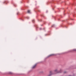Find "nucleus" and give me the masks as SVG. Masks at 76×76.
<instances>
[{
	"instance_id": "aec40b11",
	"label": "nucleus",
	"mask_w": 76,
	"mask_h": 76,
	"mask_svg": "<svg viewBox=\"0 0 76 76\" xmlns=\"http://www.w3.org/2000/svg\"><path fill=\"white\" fill-rule=\"evenodd\" d=\"M44 29H45V28H43V29L44 30Z\"/></svg>"
},
{
	"instance_id": "2eb2a0df",
	"label": "nucleus",
	"mask_w": 76,
	"mask_h": 76,
	"mask_svg": "<svg viewBox=\"0 0 76 76\" xmlns=\"http://www.w3.org/2000/svg\"><path fill=\"white\" fill-rule=\"evenodd\" d=\"M18 14H19V12H18L17 13V15H18Z\"/></svg>"
},
{
	"instance_id": "f03ea898",
	"label": "nucleus",
	"mask_w": 76,
	"mask_h": 76,
	"mask_svg": "<svg viewBox=\"0 0 76 76\" xmlns=\"http://www.w3.org/2000/svg\"><path fill=\"white\" fill-rule=\"evenodd\" d=\"M37 64H35L34 65L33 67H32V69H35V68L36 67V66H37Z\"/></svg>"
},
{
	"instance_id": "9b49d317",
	"label": "nucleus",
	"mask_w": 76,
	"mask_h": 76,
	"mask_svg": "<svg viewBox=\"0 0 76 76\" xmlns=\"http://www.w3.org/2000/svg\"><path fill=\"white\" fill-rule=\"evenodd\" d=\"M39 29H40V30H41L42 29V28H39Z\"/></svg>"
},
{
	"instance_id": "4be33fe9",
	"label": "nucleus",
	"mask_w": 76,
	"mask_h": 76,
	"mask_svg": "<svg viewBox=\"0 0 76 76\" xmlns=\"http://www.w3.org/2000/svg\"><path fill=\"white\" fill-rule=\"evenodd\" d=\"M41 26H42V25H41Z\"/></svg>"
},
{
	"instance_id": "ddd939ff",
	"label": "nucleus",
	"mask_w": 76,
	"mask_h": 76,
	"mask_svg": "<svg viewBox=\"0 0 76 76\" xmlns=\"http://www.w3.org/2000/svg\"><path fill=\"white\" fill-rule=\"evenodd\" d=\"M38 12H40V10H38Z\"/></svg>"
},
{
	"instance_id": "9d476101",
	"label": "nucleus",
	"mask_w": 76,
	"mask_h": 76,
	"mask_svg": "<svg viewBox=\"0 0 76 76\" xmlns=\"http://www.w3.org/2000/svg\"><path fill=\"white\" fill-rule=\"evenodd\" d=\"M26 19H29V18L28 17H27L26 18Z\"/></svg>"
},
{
	"instance_id": "1a4fd4ad",
	"label": "nucleus",
	"mask_w": 76,
	"mask_h": 76,
	"mask_svg": "<svg viewBox=\"0 0 76 76\" xmlns=\"http://www.w3.org/2000/svg\"><path fill=\"white\" fill-rule=\"evenodd\" d=\"M32 22L33 23H34V22H35V20H32Z\"/></svg>"
},
{
	"instance_id": "7ed1b4c3",
	"label": "nucleus",
	"mask_w": 76,
	"mask_h": 76,
	"mask_svg": "<svg viewBox=\"0 0 76 76\" xmlns=\"http://www.w3.org/2000/svg\"><path fill=\"white\" fill-rule=\"evenodd\" d=\"M56 56V55L55 54H51V55H50L48 56L47 57V58H48L49 57H51V56Z\"/></svg>"
},
{
	"instance_id": "39448f33",
	"label": "nucleus",
	"mask_w": 76,
	"mask_h": 76,
	"mask_svg": "<svg viewBox=\"0 0 76 76\" xmlns=\"http://www.w3.org/2000/svg\"><path fill=\"white\" fill-rule=\"evenodd\" d=\"M51 27H55V25L54 24Z\"/></svg>"
},
{
	"instance_id": "f3484780",
	"label": "nucleus",
	"mask_w": 76,
	"mask_h": 76,
	"mask_svg": "<svg viewBox=\"0 0 76 76\" xmlns=\"http://www.w3.org/2000/svg\"><path fill=\"white\" fill-rule=\"evenodd\" d=\"M5 2H3V3L4 4L5 3Z\"/></svg>"
},
{
	"instance_id": "423d86ee",
	"label": "nucleus",
	"mask_w": 76,
	"mask_h": 76,
	"mask_svg": "<svg viewBox=\"0 0 76 76\" xmlns=\"http://www.w3.org/2000/svg\"><path fill=\"white\" fill-rule=\"evenodd\" d=\"M27 12L28 13H31V12H30V10H28Z\"/></svg>"
},
{
	"instance_id": "6ab92c4d",
	"label": "nucleus",
	"mask_w": 76,
	"mask_h": 76,
	"mask_svg": "<svg viewBox=\"0 0 76 76\" xmlns=\"http://www.w3.org/2000/svg\"><path fill=\"white\" fill-rule=\"evenodd\" d=\"M65 27L66 28H67V27H66V26H65Z\"/></svg>"
},
{
	"instance_id": "dca6fc26",
	"label": "nucleus",
	"mask_w": 76,
	"mask_h": 76,
	"mask_svg": "<svg viewBox=\"0 0 76 76\" xmlns=\"http://www.w3.org/2000/svg\"><path fill=\"white\" fill-rule=\"evenodd\" d=\"M47 12H48V11L47 10V11H46V12L47 13Z\"/></svg>"
},
{
	"instance_id": "4468645a",
	"label": "nucleus",
	"mask_w": 76,
	"mask_h": 76,
	"mask_svg": "<svg viewBox=\"0 0 76 76\" xmlns=\"http://www.w3.org/2000/svg\"><path fill=\"white\" fill-rule=\"evenodd\" d=\"M51 73V71H50V73Z\"/></svg>"
},
{
	"instance_id": "f257e3e1",
	"label": "nucleus",
	"mask_w": 76,
	"mask_h": 76,
	"mask_svg": "<svg viewBox=\"0 0 76 76\" xmlns=\"http://www.w3.org/2000/svg\"><path fill=\"white\" fill-rule=\"evenodd\" d=\"M55 72H56V73H61V72H62V70L61 69H60V71H58V70L57 69L55 70L54 71Z\"/></svg>"
},
{
	"instance_id": "f8f14e48",
	"label": "nucleus",
	"mask_w": 76,
	"mask_h": 76,
	"mask_svg": "<svg viewBox=\"0 0 76 76\" xmlns=\"http://www.w3.org/2000/svg\"><path fill=\"white\" fill-rule=\"evenodd\" d=\"M45 36H47V35H48V34H45Z\"/></svg>"
},
{
	"instance_id": "a211bd4d",
	"label": "nucleus",
	"mask_w": 76,
	"mask_h": 76,
	"mask_svg": "<svg viewBox=\"0 0 76 76\" xmlns=\"http://www.w3.org/2000/svg\"><path fill=\"white\" fill-rule=\"evenodd\" d=\"M66 73V72H64V73Z\"/></svg>"
},
{
	"instance_id": "412c9836",
	"label": "nucleus",
	"mask_w": 76,
	"mask_h": 76,
	"mask_svg": "<svg viewBox=\"0 0 76 76\" xmlns=\"http://www.w3.org/2000/svg\"><path fill=\"white\" fill-rule=\"evenodd\" d=\"M39 21H41V20H39Z\"/></svg>"
},
{
	"instance_id": "20e7f679",
	"label": "nucleus",
	"mask_w": 76,
	"mask_h": 76,
	"mask_svg": "<svg viewBox=\"0 0 76 76\" xmlns=\"http://www.w3.org/2000/svg\"><path fill=\"white\" fill-rule=\"evenodd\" d=\"M8 74H10V75H12V74H13V73H12V72H9L8 73Z\"/></svg>"
},
{
	"instance_id": "6e6552de",
	"label": "nucleus",
	"mask_w": 76,
	"mask_h": 76,
	"mask_svg": "<svg viewBox=\"0 0 76 76\" xmlns=\"http://www.w3.org/2000/svg\"><path fill=\"white\" fill-rule=\"evenodd\" d=\"M53 75L52 73H51L49 75H48V76H51V75Z\"/></svg>"
},
{
	"instance_id": "0eeeda50",
	"label": "nucleus",
	"mask_w": 76,
	"mask_h": 76,
	"mask_svg": "<svg viewBox=\"0 0 76 76\" xmlns=\"http://www.w3.org/2000/svg\"><path fill=\"white\" fill-rule=\"evenodd\" d=\"M72 51H76V49H74L73 50H72Z\"/></svg>"
}]
</instances>
